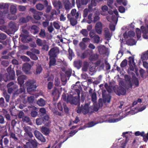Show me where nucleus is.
<instances>
[{"label":"nucleus","instance_id":"obj_38","mask_svg":"<svg viewBox=\"0 0 148 148\" xmlns=\"http://www.w3.org/2000/svg\"><path fill=\"white\" fill-rule=\"evenodd\" d=\"M36 74H40L42 71V68L41 64H37L36 65Z\"/></svg>","mask_w":148,"mask_h":148},{"label":"nucleus","instance_id":"obj_62","mask_svg":"<svg viewBox=\"0 0 148 148\" xmlns=\"http://www.w3.org/2000/svg\"><path fill=\"white\" fill-rule=\"evenodd\" d=\"M55 85L56 86H59L60 83V79L57 77H56L55 79Z\"/></svg>","mask_w":148,"mask_h":148},{"label":"nucleus","instance_id":"obj_48","mask_svg":"<svg viewBox=\"0 0 148 148\" xmlns=\"http://www.w3.org/2000/svg\"><path fill=\"white\" fill-rule=\"evenodd\" d=\"M8 89V92L9 93L11 94L15 91V89L18 88L17 86H14L12 87H9Z\"/></svg>","mask_w":148,"mask_h":148},{"label":"nucleus","instance_id":"obj_60","mask_svg":"<svg viewBox=\"0 0 148 148\" xmlns=\"http://www.w3.org/2000/svg\"><path fill=\"white\" fill-rule=\"evenodd\" d=\"M36 123L38 125H41L43 123L42 117L37 118L36 119Z\"/></svg>","mask_w":148,"mask_h":148},{"label":"nucleus","instance_id":"obj_6","mask_svg":"<svg viewBox=\"0 0 148 148\" xmlns=\"http://www.w3.org/2000/svg\"><path fill=\"white\" fill-rule=\"evenodd\" d=\"M59 53V48L57 47H54L50 49L49 51L48 54L50 57L56 58Z\"/></svg>","mask_w":148,"mask_h":148},{"label":"nucleus","instance_id":"obj_32","mask_svg":"<svg viewBox=\"0 0 148 148\" xmlns=\"http://www.w3.org/2000/svg\"><path fill=\"white\" fill-rule=\"evenodd\" d=\"M43 3L46 7L45 12L47 13H49L52 9V7L50 5H48V2L47 1H44Z\"/></svg>","mask_w":148,"mask_h":148},{"label":"nucleus","instance_id":"obj_17","mask_svg":"<svg viewBox=\"0 0 148 148\" xmlns=\"http://www.w3.org/2000/svg\"><path fill=\"white\" fill-rule=\"evenodd\" d=\"M93 53V51L89 49H87L82 53L81 58L82 59H84L90 56V55Z\"/></svg>","mask_w":148,"mask_h":148},{"label":"nucleus","instance_id":"obj_58","mask_svg":"<svg viewBox=\"0 0 148 148\" xmlns=\"http://www.w3.org/2000/svg\"><path fill=\"white\" fill-rule=\"evenodd\" d=\"M127 64V60L126 59H125L120 64V66L121 67L123 68L126 66Z\"/></svg>","mask_w":148,"mask_h":148},{"label":"nucleus","instance_id":"obj_50","mask_svg":"<svg viewBox=\"0 0 148 148\" xmlns=\"http://www.w3.org/2000/svg\"><path fill=\"white\" fill-rule=\"evenodd\" d=\"M97 5L96 0H91L90 4L88 5V8L90 9L92 8L93 7L96 6Z\"/></svg>","mask_w":148,"mask_h":148},{"label":"nucleus","instance_id":"obj_1","mask_svg":"<svg viewBox=\"0 0 148 148\" xmlns=\"http://www.w3.org/2000/svg\"><path fill=\"white\" fill-rule=\"evenodd\" d=\"M7 70L8 73H6L3 75V81L7 82L14 80L15 75V71L10 66H9Z\"/></svg>","mask_w":148,"mask_h":148},{"label":"nucleus","instance_id":"obj_59","mask_svg":"<svg viewBox=\"0 0 148 148\" xmlns=\"http://www.w3.org/2000/svg\"><path fill=\"white\" fill-rule=\"evenodd\" d=\"M95 43L96 44H98L100 41V37L98 35H96L94 37Z\"/></svg>","mask_w":148,"mask_h":148},{"label":"nucleus","instance_id":"obj_33","mask_svg":"<svg viewBox=\"0 0 148 148\" xmlns=\"http://www.w3.org/2000/svg\"><path fill=\"white\" fill-rule=\"evenodd\" d=\"M41 131L43 134L47 136L49 135L50 130L48 128L46 127H42L41 129Z\"/></svg>","mask_w":148,"mask_h":148},{"label":"nucleus","instance_id":"obj_47","mask_svg":"<svg viewBox=\"0 0 148 148\" xmlns=\"http://www.w3.org/2000/svg\"><path fill=\"white\" fill-rule=\"evenodd\" d=\"M39 36L42 38H45L46 37V33L44 29H42L39 34Z\"/></svg>","mask_w":148,"mask_h":148},{"label":"nucleus","instance_id":"obj_20","mask_svg":"<svg viewBox=\"0 0 148 148\" xmlns=\"http://www.w3.org/2000/svg\"><path fill=\"white\" fill-rule=\"evenodd\" d=\"M43 123L47 126L49 125L50 122L49 121V116L48 115L46 114L42 117Z\"/></svg>","mask_w":148,"mask_h":148},{"label":"nucleus","instance_id":"obj_44","mask_svg":"<svg viewBox=\"0 0 148 148\" xmlns=\"http://www.w3.org/2000/svg\"><path fill=\"white\" fill-rule=\"evenodd\" d=\"M72 73V70L69 69L66 70L65 72V76L66 77L69 78Z\"/></svg>","mask_w":148,"mask_h":148},{"label":"nucleus","instance_id":"obj_31","mask_svg":"<svg viewBox=\"0 0 148 148\" xmlns=\"http://www.w3.org/2000/svg\"><path fill=\"white\" fill-rule=\"evenodd\" d=\"M22 121L23 123H28L29 125H31L32 124L31 120L29 117L27 116H25L22 119Z\"/></svg>","mask_w":148,"mask_h":148},{"label":"nucleus","instance_id":"obj_55","mask_svg":"<svg viewBox=\"0 0 148 148\" xmlns=\"http://www.w3.org/2000/svg\"><path fill=\"white\" fill-rule=\"evenodd\" d=\"M5 106L4 99L3 97H1L0 98V107L3 108Z\"/></svg>","mask_w":148,"mask_h":148},{"label":"nucleus","instance_id":"obj_54","mask_svg":"<svg viewBox=\"0 0 148 148\" xmlns=\"http://www.w3.org/2000/svg\"><path fill=\"white\" fill-rule=\"evenodd\" d=\"M36 8L37 9L39 10H42L44 8V6L42 4L38 3L36 5Z\"/></svg>","mask_w":148,"mask_h":148},{"label":"nucleus","instance_id":"obj_13","mask_svg":"<svg viewBox=\"0 0 148 148\" xmlns=\"http://www.w3.org/2000/svg\"><path fill=\"white\" fill-rule=\"evenodd\" d=\"M52 3L54 7L56 8L58 13H60V9L63 8L62 2L59 0H54Z\"/></svg>","mask_w":148,"mask_h":148},{"label":"nucleus","instance_id":"obj_4","mask_svg":"<svg viewBox=\"0 0 148 148\" xmlns=\"http://www.w3.org/2000/svg\"><path fill=\"white\" fill-rule=\"evenodd\" d=\"M26 85L27 86V91L30 94H32V92L36 90L37 86L35 82H32L31 81H27L25 83Z\"/></svg>","mask_w":148,"mask_h":148},{"label":"nucleus","instance_id":"obj_46","mask_svg":"<svg viewBox=\"0 0 148 148\" xmlns=\"http://www.w3.org/2000/svg\"><path fill=\"white\" fill-rule=\"evenodd\" d=\"M45 40H42V39L38 38L36 40V44L39 46H42V45L44 44V43L45 41Z\"/></svg>","mask_w":148,"mask_h":148},{"label":"nucleus","instance_id":"obj_64","mask_svg":"<svg viewBox=\"0 0 148 148\" xmlns=\"http://www.w3.org/2000/svg\"><path fill=\"white\" fill-rule=\"evenodd\" d=\"M53 25L55 28L56 29L58 30L60 29V26L59 24L56 21H54L53 22Z\"/></svg>","mask_w":148,"mask_h":148},{"label":"nucleus","instance_id":"obj_28","mask_svg":"<svg viewBox=\"0 0 148 148\" xmlns=\"http://www.w3.org/2000/svg\"><path fill=\"white\" fill-rule=\"evenodd\" d=\"M82 64V61L80 60H75L73 63L74 66L78 69H79L81 67Z\"/></svg>","mask_w":148,"mask_h":148},{"label":"nucleus","instance_id":"obj_27","mask_svg":"<svg viewBox=\"0 0 148 148\" xmlns=\"http://www.w3.org/2000/svg\"><path fill=\"white\" fill-rule=\"evenodd\" d=\"M32 17L29 16H27L26 17H21L20 20V22L22 23H26L29 22L32 19Z\"/></svg>","mask_w":148,"mask_h":148},{"label":"nucleus","instance_id":"obj_40","mask_svg":"<svg viewBox=\"0 0 148 148\" xmlns=\"http://www.w3.org/2000/svg\"><path fill=\"white\" fill-rule=\"evenodd\" d=\"M76 18L74 17H71L69 19V21L70 24L72 26H74L77 23V20Z\"/></svg>","mask_w":148,"mask_h":148},{"label":"nucleus","instance_id":"obj_37","mask_svg":"<svg viewBox=\"0 0 148 148\" xmlns=\"http://www.w3.org/2000/svg\"><path fill=\"white\" fill-rule=\"evenodd\" d=\"M99 55L97 53H94L91 54L89 57V59L91 61L96 60L99 58Z\"/></svg>","mask_w":148,"mask_h":148},{"label":"nucleus","instance_id":"obj_36","mask_svg":"<svg viewBox=\"0 0 148 148\" xmlns=\"http://www.w3.org/2000/svg\"><path fill=\"white\" fill-rule=\"evenodd\" d=\"M38 27L36 25H33L31 27V31L33 32L34 34H36L38 32Z\"/></svg>","mask_w":148,"mask_h":148},{"label":"nucleus","instance_id":"obj_57","mask_svg":"<svg viewBox=\"0 0 148 148\" xmlns=\"http://www.w3.org/2000/svg\"><path fill=\"white\" fill-rule=\"evenodd\" d=\"M136 33L137 38L138 39L141 36V30L138 28H136Z\"/></svg>","mask_w":148,"mask_h":148},{"label":"nucleus","instance_id":"obj_9","mask_svg":"<svg viewBox=\"0 0 148 148\" xmlns=\"http://www.w3.org/2000/svg\"><path fill=\"white\" fill-rule=\"evenodd\" d=\"M102 95L103 100L104 103L110 102L111 97L110 93L107 94L106 90H103L102 92Z\"/></svg>","mask_w":148,"mask_h":148},{"label":"nucleus","instance_id":"obj_56","mask_svg":"<svg viewBox=\"0 0 148 148\" xmlns=\"http://www.w3.org/2000/svg\"><path fill=\"white\" fill-rule=\"evenodd\" d=\"M79 45L82 50H85L87 47L86 44L82 42H81Z\"/></svg>","mask_w":148,"mask_h":148},{"label":"nucleus","instance_id":"obj_52","mask_svg":"<svg viewBox=\"0 0 148 148\" xmlns=\"http://www.w3.org/2000/svg\"><path fill=\"white\" fill-rule=\"evenodd\" d=\"M92 14L91 13L88 16V19L87 22L88 24H90L93 22L92 18Z\"/></svg>","mask_w":148,"mask_h":148},{"label":"nucleus","instance_id":"obj_7","mask_svg":"<svg viewBox=\"0 0 148 148\" xmlns=\"http://www.w3.org/2000/svg\"><path fill=\"white\" fill-rule=\"evenodd\" d=\"M8 27L9 29L7 32H9V34H12L17 30L15 23L14 22L10 21L9 23Z\"/></svg>","mask_w":148,"mask_h":148},{"label":"nucleus","instance_id":"obj_63","mask_svg":"<svg viewBox=\"0 0 148 148\" xmlns=\"http://www.w3.org/2000/svg\"><path fill=\"white\" fill-rule=\"evenodd\" d=\"M10 12L13 14H14L16 12V9L15 6H11L10 8Z\"/></svg>","mask_w":148,"mask_h":148},{"label":"nucleus","instance_id":"obj_2","mask_svg":"<svg viewBox=\"0 0 148 148\" xmlns=\"http://www.w3.org/2000/svg\"><path fill=\"white\" fill-rule=\"evenodd\" d=\"M23 128L25 132L24 134V136L25 139L30 142L31 140H33L31 139L34 136L32 133L33 129L28 126H24Z\"/></svg>","mask_w":148,"mask_h":148},{"label":"nucleus","instance_id":"obj_3","mask_svg":"<svg viewBox=\"0 0 148 148\" xmlns=\"http://www.w3.org/2000/svg\"><path fill=\"white\" fill-rule=\"evenodd\" d=\"M89 104L86 103L84 106L82 104L80 106V104L78 106L76 112L79 114L82 113L84 115H85L89 113Z\"/></svg>","mask_w":148,"mask_h":148},{"label":"nucleus","instance_id":"obj_45","mask_svg":"<svg viewBox=\"0 0 148 148\" xmlns=\"http://www.w3.org/2000/svg\"><path fill=\"white\" fill-rule=\"evenodd\" d=\"M69 59L71 60L73 57H74L75 55L74 53L73 52V50L71 49L70 48L69 50Z\"/></svg>","mask_w":148,"mask_h":148},{"label":"nucleus","instance_id":"obj_14","mask_svg":"<svg viewBox=\"0 0 148 148\" xmlns=\"http://www.w3.org/2000/svg\"><path fill=\"white\" fill-rule=\"evenodd\" d=\"M95 31L97 34L101 35L103 31V24L101 22H98L95 24Z\"/></svg>","mask_w":148,"mask_h":148},{"label":"nucleus","instance_id":"obj_26","mask_svg":"<svg viewBox=\"0 0 148 148\" xmlns=\"http://www.w3.org/2000/svg\"><path fill=\"white\" fill-rule=\"evenodd\" d=\"M71 14L72 16H75L76 19L78 18L79 16L81 14L80 11H78L77 12L75 9L72 10L71 12Z\"/></svg>","mask_w":148,"mask_h":148},{"label":"nucleus","instance_id":"obj_53","mask_svg":"<svg viewBox=\"0 0 148 148\" xmlns=\"http://www.w3.org/2000/svg\"><path fill=\"white\" fill-rule=\"evenodd\" d=\"M80 33L84 36L87 37L88 35V32L86 29H82L80 31Z\"/></svg>","mask_w":148,"mask_h":148},{"label":"nucleus","instance_id":"obj_29","mask_svg":"<svg viewBox=\"0 0 148 148\" xmlns=\"http://www.w3.org/2000/svg\"><path fill=\"white\" fill-rule=\"evenodd\" d=\"M26 54L28 56H29L30 58L32 60H36L38 59V57L34 53H33L29 51H27Z\"/></svg>","mask_w":148,"mask_h":148},{"label":"nucleus","instance_id":"obj_12","mask_svg":"<svg viewBox=\"0 0 148 148\" xmlns=\"http://www.w3.org/2000/svg\"><path fill=\"white\" fill-rule=\"evenodd\" d=\"M81 88V86L79 81L76 82L75 84H73L71 86V89L75 90V92L77 93V96L79 97H80V89Z\"/></svg>","mask_w":148,"mask_h":148},{"label":"nucleus","instance_id":"obj_23","mask_svg":"<svg viewBox=\"0 0 148 148\" xmlns=\"http://www.w3.org/2000/svg\"><path fill=\"white\" fill-rule=\"evenodd\" d=\"M103 31L105 38L107 40H109L110 39L111 35L109 29L107 28H105Z\"/></svg>","mask_w":148,"mask_h":148},{"label":"nucleus","instance_id":"obj_49","mask_svg":"<svg viewBox=\"0 0 148 148\" xmlns=\"http://www.w3.org/2000/svg\"><path fill=\"white\" fill-rule=\"evenodd\" d=\"M102 12H101V14L103 16H105L106 15L104 14V12L107 11L108 10V6L106 5H104L101 8Z\"/></svg>","mask_w":148,"mask_h":148},{"label":"nucleus","instance_id":"obj_43","mask_svg":"<svg viewBox=\"0 0 148 148\" xmlns=\"http://www.w3.org/2000/svg\"><path fill=\"white\" fill-rule=\"evenodd\" d=\"M44 43V44H43L42 46V50L46 51H48L49 49V46L47 45L46 40L45 41Z\"/></svg>","mask_w":148,"mask_h":148},{"label":"nucleus","instance_id":"obj_15","mask_svg":"<svg viewBox=\"0 0 148 148\" xmlns=\"http://www.w3.org/2000/svg\"><path fill=\"white\" fill-rule=\"evenodd\" d=\"M9 5L6 3H2L0 5V9H5L6 11H3V12L0 11V17L2 18L3 14H5L8 11V9L9 8Z\"/></svg>","mask_w":148,"mask_h":148},{"label":"nucleus","instance_id":"obj_11","mask_svg":"<svg viewBox=\"0 0 148 148\" xmlns=\"http://www.w3.org/2000/svg\"><path fill=\"white\" fill-rule=\"evenodd\" d=\"M114 90L116 94L118 96L124 95L126 93L125 88L121 86H119L116 88H114Z\"/></svg>","mask_w":148,"mask_h":148},{"label":"nucleus","instance_id":"obj_10","mask_svg":"<svg viewBox=\"0 0 148 148\" xmlns=\"http://www.w3.org/2000/svg\"><path fill=\"white\" fill-rule=\"evenodd\" d=\"M23 93L22 95H20V97L21 99H23L26 96L25 94V89L23 87L20 88L19 89L13 93V95L15 97H16L19 94Z\"/></svg>","mask_w":148,"mask_h":148},{"label":"nucleus","instance_id":"obj_34","mask_svg":"<svg viewBox=\"0 0 148 148\" xmlns=\"http://www.w3.org/2000/svg\"><path fill=\"white\" fill-rule=\"evenodd\" d=\"M43 14V13L42 12L38 11L35 14L33 15L34 18L36 20H40L41 18V16Z\"/></svg>","mask_w":148,"mask_h":148},{"label":"nucleus","instance_id":"obj_5","mask_svg":"<svg viewBox=\"0 0 148 148\" xmlns=\"http://www.w3.org/2000/svg\"><path fill=\"white\" fill-rule=\"evenodd\" d=\"M67 100V101L71 104L78 106L80 104L79 99L78 98L77 96L73 97L72 95H69L68 96Z\"/></svg>","mask_w":148,"mask_h":148},{"label":"nucleus","instance_id":"obj_22","mask_svg":"<svg viewBox=\"0 0 148 148\" xmlns=\"http://www.w3.org/2000/svg\"><path fill=\"white\" fill-rule=\"evenodd\" d=\"M10 138L11 141H14V142L17 143L19 141L18 139L16 136L15 134L12 132H10L9 134Z\"/></svg>","mask_w":148,"mask_h":148},{"label":"nucleus","instance_id":"obj_19","mask_svg":"<svg viewBox=\"0 0 148 148\" xmlns=\"http://www.w3.org/2000/svg\"><path fill=\"white\" fill-rule=\"evenodd\" d=\"M62 2L64 5V8L66 10H69L73 7L69 1V0H63Z\"/></svg>","mask_w":148,"mask_h":148},{"label":"nucleus","instance_id":"obj_61","mask_svg":"<svg viewBox=\"0 0 148 148\" xmlns=\"http://www.w3.org/2000/svg\"><path fill=\"white\" fill-rule=\"evenodd\" d=\"M95 32L94 30H91L89 33V36L91 38H93L95 35Z\"/></svg>","mask_w":148,"mask_h":148},{"label":"nucleus","instance_id":"obj_42","mask_svg":"<svg viewBox=\"0 0 148 148\" xmlns=\"http://www.w3.org/2000/svg\"><path fill=\"white\" fill-rule=\"evenodd\" d=\"M89 64L86 61H84L82 70L83 72H86L88 71Z\"/></svg>","mask_w":148,"mask_h":148},{"label":"nucleus","instance_id":"obj_21","mask_svg":"<svg viewBox=\"0 0 148 148\" xmlns=\"http://www.w3.org/2000/svg\"><path fill=\"white\" fill-rule=\"evenodd\" d=\"M31 65L28 63H26L24 64L22 67L23 70L26 73H29V71L31 69Z\"/></svg>","mask_w":148,"mask_h":148},{"label":"nucleus","instance_id":"obj_16","mask_svg":"<svg viewBox=\"0 0 148 148\" xmlns=\"http://www.w3.org/2000/svg\"><path fill=\"white\" fill-rule=\"evenodd\" d=\"M20 37L19 38H20L21 40L23 43H28L32 40V38L28 39L27 38L29 37V35H25L23 34H22V33L20 35Z\"/></svg>","mask_w":148,"mask_h":148},{"label":"nucleus","instance_id":"obj_8","mask_svg":"<svg viewBox=\"0 0 148 148\" xmlns=\"http://www.w3.org/2000/svg\"><path fill=\"white\" fill-rule=\"evenodd\" d=\"M37 143L34 140H32L30 142H27L25 145H24V148L21 146H19L17 148H37Z\"/></svg>","mask_w":148,"mask_h":148},{"label":"nucleus","instance_id":"obj_24","mask_svg":"<svg viewBox=\"0 0 148 148\" xmlns=\"http://www.w3.org/2000/svg\"><path fill=\"white\" fill-rule=\"evenodd\" d=\"M99 52L100 54H103L106 52V50L105 46L100 45L97 47Z\"/></svg>","mask_w":148,"mask_h":148},{"label":"nucleus","instance_id":"obj_41","mask_svg":"<svg viewBox=\"0 0 148 148\" xmlns=\"http://www.w3.org/2000/svg\"><path fill=\"white\" fill-rule=\"evenodd\" d=\"M37 104L40 106H44L46 104L45 101L42 98H40L37 101Z\"/></svg>","mask_w":148,"mask_h":148},{"label":"nucleus","instance_id":"obj_35","mask_svg":"<svg viewBox=\"0 0 148 148\" xmlns=\"http://www.w3.org/2000/svg\"><path fill=\"white\" fill-rule=\"evenodd\" d=\"M56 58H52L49 57V67H51L52 66L56 65V60L55 59Z\"/></svg>","mask_w":148,"mask_h":148},{"label":"nucleus","instance_id":"obj_30","mask_svg":"<svg viewBox=\"0 0 148 148\" xmlns=\"http://www.w3.org/2000/svg\"><path fill=\"white\" fill-rule=\"evenodd\" d=\"M132 82H133L132 84L133 85L134 84L136 87H138L139 85V82L138 79L135 76V74L134 73H132Z\"/></svg>","mask_w":148,"mask_h":148},{"label":"nucleus","instance_id":"obj_18","mask_svg":"<svg viewBox=\"0 0 148 148\" xmlns=\"http://www.w3.org/2000/svg\"><path fill=\"white\" fill-rule=\"evenodd\" d=\"M27 79V77L25 75H21L18 77V83L20 85V88L23 87L22 86L25 80Z\"/></svg>","mask_w":148,"mask_h":148},{"label":"nucleus","instance_id":"obj_51","mask_svg":"<svg viewBox=\"0 0 148 148\" xmlns=\"http://www.w3.org/2000/svg\"><path fill=\"white\" fill-rule=\"evenodd\" d=\"M59 92V91L58 89L56 87H55L52 91V95L54 96H57V95H58Z\"/></svg>","mask_w":148,"mask_h":148},{"label":"nucleus","instance_id":"obj_25","mask_svg":"<svg viewBox=\"0 0 148 148\" xmlns=\"http://www.w3.org/2000/svg\"><path fill=\"white\" fill-rule=\"evenodd\" d=\"M124 78L126 83L128 84L130 87L132 88L133 86V84H132V81L131 80V77L129 75H125Z\"/></svg>","mask_w":148,"mask_h":148},{"label":"nucleus","instance_id":"obj_39","mask_svg":"<svg viewBox=\"0 0 148 148\" xmlns=\"http://www.w3.org/2000/svg\"><path fill=\"white\" fill-rule=\"evenodd\" d=\"M100 13L99 12H96L94 14L93 23H95L97 21H99L100 17H99Z\"/></svg>","mask_w":148,"mask_h":148}]
</instances>
